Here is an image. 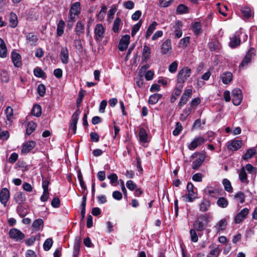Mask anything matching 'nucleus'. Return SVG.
<instances>
[{
	"label": "nucleus",
	"mask_w": 257,
	"mask_h": 257,
	"mask_svg": "<svg viewBox=\"0 0 257 257\" xmlns=\"http://www.w3.org/2000/svg\"><path fill=\"white\" fill-rule=\"evenodd\" d=\"M44 223V221L42 219H37L35 220L32 224V227L35 230H38L40 229V226Z\"/></svg>",
	"instance_id": "obj_43"
},
{
	"label": "nucleus",
	"mask_w": 257,
	"mask_h": 257,
	"mask_svg": "<svg viewBox=\"0 0 257 257\" xmlns=\"http://www.w3.org/2000/svg\"><path fill=\"white\" fill-rule=\"evenodd\" d=\"M192 73L191 69L188 67H184L178 72L177 76V83L183 85Z\"/></svg>",
	"instance_id": "obj_2"
},
{
	"label": "nucleus",
	"mask_w": 257,
	"mask_h": 257,
	"mask_svg": "<svg viewBox=\"0 0 257 257\" xmlns=\"http://www.w3.org/2000/svg\"><path fill=\"white\" fill-rule=\"evenodd\" d=\"M210 207V202L209 200L203 198L199 204V210L201 212H206Z\"/></svg>",
	"instance_id": "obj_28"
},
{
	"label": "nucleus",
	"mask_w": 257,
	"mask_h": 257,
	"mask_svg": "<svg viewBox=\"0 0 257 257\" xmlns=\"http://www.w3.org/2000/svg\"><path fill=\"white\" fill-rule=\"evenodd\" d=\"M217 204L222 208H226L228 204V201L224 197H220L217 201Z\"/></svg>",
	"instance_id": "obj_49"
},
{
	"label": "nucleus",
	"mask_w": 257,
	"mask_h": 257,
	"mask_svg": "<svg viewBox=\"0 0 257 257\" xmlns=\"http://www.w3.org/2000/svg\"><path fill=\"white\" fill-rule=\"evenodd\" d=\"M234 198L240 203H243L244 202L245 196L243 192H238L234 195Z\"/></svg>",
	"instance_id": "obj_52"
},
{
	"label": "nucleus",
	"mask_w": 257,
	"mask_h": 257,
	"mask_svg": "<svg viewBox=\"0 0 257 257\" xmlns=\"http://www.w3.org/2000/svg\"><path fill=\"white\" fill-rule=\"evenodd\" d=\"M174 27L175 29V30L174 31L175 37L176 38H180L182 36V23L179 21L176 22Z\"/></svg>",
	"instance_id": "obj_29"
},
{
	"label": "nucleus",
	"mask_w": 257,
	"mask_h": 257,
	"mask_svg": "<svg viewBox=\"0 0 257 257\" xmlns=\"http://www.w3.org/2000/svg\"><path fill=\"white\" fill-rule=\"evenodd\" d=\"M183 86V85L177 83L175 88L174 90V95L177 96H180L181 94Z\"/></svg>",
	"instance_id": "obj_53"
},
{
	"label": "nucleus",
	"mask_w": 257,
	"mask_h": 257,
	"mask_svg": "<svg viewBox=\"0 0 257 257\" xmlns=\"http://www.w3.org/2000/svg\"><path fill=\"white\" fill-rule=\"evenodd\" d=\"M53 240L51 238H47L43 244V248L45 251H48L51 248L53 244Z\"/></svg>",
	"instance_id": "obj_47"
},
{
	"label": "nucleus",
	"mask_w": 257,
	"mask_h": 257,
	"mask_svg": "<svg viewBox=\"0 0 257 257\" xmlns=\"http://www.w3.org/2000/svg\"><path fill=\"white\" fill-rule=\"evenodd\" d=\"M148 135L146 133V130L142 127L140 130L139 132V138L141 142L145 143L148 142Z\"/></svg>",
	"instance_id": "obj_37"
},
{
	"label": "nucleus",
	"mask_w": 257,
	"mask_h": 257,
	"mask_svg": "<svg viewBox=\"0 0 257 257\" xmlns=\"http://www.w3.org/2000/svg\"><path fill=\"white\" fill-rule=\"evenodd\" d=\"M242 145V142L240 140H233L228 145L227 148L229 150L237 151L240 149Z\"/></svg>",
	"instance_id": "obj_24"
},
{
	"label": "nucleus",
	"mask_w": 257,
	"mask_h": 257,
	"mask_svg": "<svg viewBox=\"0 0 257 257\" xmlns=\"http://www.w3.org/2000/svg\"><path fill=\"white\" fill-rule=\"evenodd\" d=\"M239 178L242 182L247 181V174L244 168H242L239 173Z\"/></svg>",
	"instance_id": "obj_54"
},
{
	"label": "nucleus",
	"mask_w": 257,
	"mask_h": 257,
	"mask_svg": "<svg viewBox=\"0 0 257 257\" xmlns=\"http://www.w3.org/2000/svg\"><path fill=\"white\" fill-rule=\"evenodd\" d=\"M84 25L82 23L81 21H78L77 23L75 28L76 35L77 36L80 37L81 34L84 33Z\"/></svg>",
	"instance_id": "obj_31"
},
{
	"label": "nucleus",
	"mask_w": 257,
	"mask_h": 257,
	"mask_svg": "<svg viewBox=\"0 0 257 257\" xmlns=\"http://www.w3.org/2000/svg\"><path fill=\"white\" fill-rule=\"evenodd\" d=\"M204 142V139L202 137H196L188 145V148L190 150H194L198 146L201 145Z\"/></svg>",
	"instance_id": "obj_14"
},
{
	"label": "nucleus",
	"mask_w": 257,
	"mask_h": 257,
	"mask_svg": "<svg viewBox=\"0 0 257 257\" xmlns=\"http://www.w3.org/2000/svg\"><path fill=\"white\" fill-rule=\"evenodd\" d=\"M126 187L131 191H134L137 188V185L132 180H128L126 183Z\"/></svg>",
	"instance_id": "obj_60"
},
{
	"label": "nucleus",
	"mask_w": 257,
	"mask_h": 257,
	"mask_svg": "<svg viewBox=\"0 0 257 257\" xmlns=\"http://www.w3.org/2000/svg\"><path fill=\"white\" fill-rule=\"evenodd\" d=\"M81 11L80 3L79 2H75L73 4L70 8L69 11V17H71V19H76Z\"/></svg>",
	"instance_id": "obj_6"
},
{
	"label": "nucleus",
	"mask_w": 257,
	"mask_h": 257,
	"mask_svg": "<svg viewBox=\"0 0 257 257\" xmlns=\"http://www.w3.org/2000/svg\"><path fill=\"white\" fill-rule=\"evenodd\" d=\"M178 68V63L177 61H174L172 62L170 65L169 67V70L171 73H175Z\"/></svg>",
	"instance_id": "obj_64"
},
{
	"label": "nucleus",
	"mask_w": 257,
	"mask_h": 257,
	"mask_svg": "<svg viewBox=\"0 0 257 257\" xmlns=\"http://www.w3.org/2000/svg\"><path fill=\"white\" fill-rule=\"evenodd\" d=\"M122 23L120 19L118 17L116 18L113 22L112 30L114 33H118L119 31L120 28L122 26Z\"/></svg>",
	"instance_id": "obj_34"
},
{
	"label": "nucleus",
	"mask_w": 257,
	"mask_h": 257,
	"mask_svg": "<svg viewBox=\"0 0 257 257\" xmlns=\"http://www.w3.org/2000/svg\"><path fill=\"white\" fill-rule=\"evenodd\" d=\"M242 16L244 19H248L251 16L250 9L248 7H242L240 9Z\"/></svg>",
	"instance_id": "obj_39"
},
{
	"label": "nucleus",
	"mask_w": 257,
	"mask_h": 257,
	"mask_svg": "<svg viewBox=\"0 0 257 257\" xmlns=\"http://www.w3.org/2000/svg\"><path fill=\"white\" fill-rule=\"evenodd\" d=\"M104 28L102 24H98L95 26L94 29L95 39L96 41H100L103 37Z\"/></svg>",
	"instance_id": "obj_12"
},
{
	"label": "nucleus",
	"mask_w": 257,
	"mask_h": 257,
	"mask_svg": "<svg viewBox=\"0 0 257 257\" xmlns=\"http://www.w3.org/2000/svg\"><path fill=\"white\" fill-rule=\"evenodd\" d=\"M38 92L40 96H43L46 92L45 86L43 84H40L37 87Z\"/></svg>",
	"instance_id": "obj_57"
},
{
	"label": "nucleus",
	"mask_w": 257,
	"mask_h": 257,
	"mask_svg": "<svg viewBox=\"0 0 257 257\" xmlns=\"http://www.w3.org/2000/svg\"><path fill=\"white\" fill-rule=\"evenodd\" d=\"M228 217H225L222 219H221L214 226V229L215 230L216 233H218L219 232L225 230V227L227 225V220Z\"/></svg>",
	"instance_id": "obj_17"
},
{
	"label": "nucleus",
	"mask_w": 257,
	"mask_h": 257,
	"mask_svg": "<svg viewBox=\"0 0 257 257\" xmlns=\"http://www.w3.org/2000/svg\"><path fill=\"white\" fill-rule=\"evenodd\" d=\"M193 189V184L191 182L188 183L187 186L188 193L183 196L186 199L187 202H192L197 198V194L194 191Z\"/></svg>",
	"instance_id": "obj_3"
},
{
	"label": "nucleus",
	"mask_w": 257,
	"mask_h": 257,
	"mask_svg": "<svg viewBox=\"0 0 257 257\" xmlns=\"http://www.w3.org/2000/svg\"><path fill=\"white\" fill-rule=\"evenodd\" d=\"M142 59L143 62H147L151 56V49L147 46L145 45L144 46L142 53Z\"/></svg>",
	"instance_id": "obj_26"
},
{
	"label": "nucleus",
	"mask_w": 257,
	"mask_h": 257,
	"mask_svg": "<svg viewBox=\"0 0 257 257\" xmlns=\"http://www.w3.org/2000/svg\"><path fill=\"white\" fill-rule=\"evenodd\" d=\"M242 34L240 31L236 32L232 37H230L229 46L231 48H235L240 45V35Z\"/></svg>",
	"instance_id": "obj_11"
},
{
	"label": "nucleus",
	"mask_w": 257,
	"mask_h": 257,
	"mask_svg": "<svg viewBox=\"0 0 257 257\" xmlns=\"http://www.w3.org/2000/svg\"><path fill=\"white\" fill-rule=\"evenodd\" d=\"M162 96V95L159 93L152 94L150 96L148 102L151 104H155L158 102Z\"/></svg>",
	"instance_id": "obj_36"
},
{
	"label": "nucleus",
	"mask_w": 257,
	"mask_h": 257,
	"mask_svg": "<svg viewBox=\"0 0 257 257\" xmlns=\"http://www.w3.org/2000/svg\"><path fill=\"white\" fill-rule=\"evenodd\" d=\"M221 250L218 247L211 249L207 257H218Z\"/></svg>",
	"instance_id": "obj_48"
},
{
	"label": "nucleus",
	"mask_w": 257,
	"mask_h": 257,
	"mask_svg": "<svg viewBox=\"0 0 257 257\" xmlns=\"http://www.w3.org/2000/svg\"><path fill=\"white\" fill-rule=\"evenodd\" d=\"M205 159V156L202 154L192 163V168L194 170L198 169L203 164Z\"/></svg>",
	"instance_id": "obj_27"
},
{
	"label": "nucleus",
	"mask_w": 257,
	"mask_h": 257,
	"mask_svg": "<svg viewBox=\"0 0 257 257\" xmlns=\"http://www.w3.org/2000/svg\"><path fill=\"white\" fill-rule=\"evenodd\" d=\"M182 130V127L181 123L179 122L176 123V128L173 131V135L175 136H178Z\"/></svg>",
	"instance_id": "obj_62"
},
{
	"label": "nucleus",
	"mask_w": 257,
	"mask_h": 257,
	"mask_svg": "<svg viewBox=\"0 0 257 257\" xmlns=\"http://www.w3.org/2000/svg\"><path fill=\"white\" fill-rule=\"evenodd\" d=\"M26 37L28 43H30L31 45H36L38 38L36 35L33 33H29L26 35Z\"/></svg>",
	"instance_id": "obj_25"
},
{
	"label": "nucleus",
	"mask_w": 257,
	"mask_h": 257,
	"mask_svg": "<svg viewBox=\"0 0 257 257\" xmlns=\"http://www.w3.org/2000/svg\"><path fill=\"white\" fill-rule=\"evenodd\" d=\"M157 25V23L156 22H153V23L149 26L147 31L145 37L146 39H148L151 35L153 34L154 30L156 29V27Z\"/></svg>",
	"instance_id": "obj_38"
},
{
	"label": "nucleus",
	"mask_w": 257,
	"mask_h": 257,
	"mask_svg": "<svg viewBox=\"0 0 257 257\" xmlns=\"http://www.w3.org/2000/svg\"><path fill=\"white\" fill-rule=\"evenodd\" d=\"M37 124L33 121L29 122L27 124L26 134L30 135L36 129Z\"/></svg>",
	"instance_id": "obj_40"
},
{
	"label": "nucleus",
	"mask_w": 257,
	"mask_h": 257,
	"mask_svg": "<svg viewBox=\"0 0 257 257\" xmlns=\"http://www.w3.org/2000/svg\"><path fill=\"white\" fill-rule=\"evenodd\" d=\"M36 146V143L34 141H30L26 143L23 146L21 152L22 154H27L30 152Z\"/></svg>",
	"instance_id": "obj_21"
},
{
	"label": "nucleus",
	"mask_w": 257,
	"mask_h": 257,
	"mask_svg": "<svg viewBox=\"0 0 257 257\" xmlns=\"http://www.w3.org/2000/svg\"><path fill=\"white\" fill-rule=\"evenodd\" d=\"M60 58L62 63L66 64L69 62V52L67 47H62L60 53Z\"/></svg>",
	"instance_id": "obj_18"
},
{
	"label": "nucleus",
	"mask_w": 257,
	"mask_h": 257,
	"mask_svg": "<svg viewBox=\"0 0 257 257\" xmlns=\"http://www.w3.org/2000/svg\"><path fill=\"white\" fill-rule=\"evenodd\" d=\"M245 168L249 173L254 174L257 173V168L253 167L250 164H246Z\"/></svg>",
	"instance_id": "obj_56"
},
{
	"label": "nucleus",
	"mask_w": 257,
	"mask_h": 257,
	"mask_svg": "<svg viewBox=\"0 0 257 257\" xmlns=\"http://www.w3.org/2000/svg\"><path fill=\"white\" fill-rule=\"evenodd\" d=\"M5 112L7 117L5 125L10 126L12 125L14 119L13 109L11 106H8L5 110Z\"/></svg>",
	"instance_id": "obj_10"
},
{
	"label": "nucleus",
	"mask_w": 257,
	"mask_h": 257,
	"mask_svg": "<svg viewBox=\"0 0 257 257\" xmlns=\"http://www.w3.org/2000/svg\"><path fill=\"white\" fill-rule=\"evenodd\" d=\"M205 192L206 194L212 197H216L217 190L213 189L211 187H207L205 189Z\"/></svg>",
	"instance_id": "obj_55"
},
{
	"label": "nucleus",
	"mask_w": 257,
	"mask_h": 257,
	"mask_svg": "<svg viewBox=\"0 0 257 257\" xmlns=\"http://www.w3.org/2000/svg\"><path fill=\"white\" fill-rule=\"evenodd\" d=\"M222 184L224 187L225 190L228 192H231L232 190V187L230 182L227 179H224L222 181Z\"/></svg>",
	"instance_id": "obj_44"
},
{
	"label": "nucleus",
	"mask_w": 257,
	"mask_h": 257,
	"mask_svg": "<svg viewBox=\"0 0 257 257\" xmlns=\"http://www.w3.org/2000/svg\"><path fill=\"white\" fill-rule=\"evenodd\" d=\"M242 99V92L240 89L235 88L232 91V101L235 105H239Z\"/></svg>",
	"instance_id": "obj_5"
},
{
	"label": "nucleus",
	"mask_w": 257,
	"mask_h": 257,
	"mask_svg": "<svg viewBox=\"0 0 257 257\" xmlns=\"http://www.w3.org/2000/svg\"><path fill=\"white\" fill-rule=\"evenodd\" d=\"M187 11L188 8L184 5H180L177 8V12L179 14L186 13Z\"/></svg>",
	"instance_id": "obj_59"
},
{
	"label": "nucleus",
	"mask_w": 257,
	"mask_h": 257,
	"mask_svg": "<svg viewBox=\"0 0 257 257\" xmlns=\"http://www.w3.org/2000/svg\"><path fill=\"white\" fill-rule=\"evenodd\" d=\"M172 50V46L171 41L169 39L166 40L162 44L161 52L163 54H167Z\"/></svg>",
	"instance_id": "obj_20"
},
{
	"label": "nucleus",
	"mask_w": 257,
	"mask_h": 257,
	"mask_svg": "<svg viewBox=\"0 0 257 257\" xmlns=\"http://www.w3.org/2000/svg\"><path fill=\"white\" fill-rule=\"evenodd\" d=\"M0 77L3 82H8L9 81L10 77L7 70H2L0 72Z\"/></svg>",
	"instance_id": "obj_46"
},
{
	"label": "nucleus",
	"mask_w": 257,
	"mask_h": 257,
	"mask_svg": "<svg viewBox=\"0 0 257 257\" xmlns=\"http://www.w3.org/2000/svg\"><path fill=\"white\" fill-rule=\"evenodd\" d=\"M212 218L210 213H205L200 216L194 223L193 226L194 228L198 231L204 230L212 219Z\"/></svg>",
	"instance_id": "obj_1"
},
{
	"label": "nucleus",
	"mask_w": 257,
	"mask_h": 257,
	"mask_svg": "<svg viewBox=\"0 0 257 257\" xmlns=\"http://www.w3.org/2000/svg\"><path fill=\"white\" fill-rule=\"evenodd\" d=\"M220 78L223 83L224 84H227L232 81V74L230 72H225L220 75Z\"/></svg>",
	"instance_id": "obj_22"
},
{
	"label": "nucleus",
	"mask_w": 257,
	"mask_h": 257,
	"mask_svg": "<svg viewBox=\"0 0 257 257\" xmlns=\"http://www.w3.org/2000/svg\"><path fill=\"white\" fill-rule=\"evenodd\" d=\"M10 197V191L7 188H3L0 191V202L6 207Z\"/></svg>",
	"instance_id": "obj_9"
},
{
	"label": "nucleus",
	"mask_w": 257,
	"mask_h": 257,
	"mask_svg": "<svg viewBox=\"0 0 257 257\" xmlns=\"http://www.w3.org/2000/svg\"><path fill=\"white\" fill-rule=\"evenodd\" d=\"M12 61L15 67L20 68L22 65L21 56L20 54L15 51L12 52L11 54Z\"/></svg>",
	"instance_id": "obj_15"
},
{
	"label": "nucleus",
	"mask_w": 257,
	"mask_h": 257,
	"mask_svg": "<svg viewBox=\"0 0 257 257\" xmlns=\"http://www.w3.org/2000/svg\"><path fill=\"white\" fill-rule=\"evenodd\" d=\"M10 26L12 28H15L18 25V18L17 15L14 13H11L9 15Z\"/></svg>",
	"instance_id": "obj_32"
},
{
	"label": "nucleus",
	"mask_w": 257,
	"mask_h": 257,
	"mask_svg": "<svg viewBox=\"0 0 257 257\" xmlns=\"http://www.w3.org/2000/svg\"><path fill=\"white\" fill-rule=\"evenodd\" d=\"M65 25V24L63 20L59 21L57 26V35L58 36L61 37L63 34Z\"/></svg>",
	"instance_id": "obj_33"
},
{
	"label": "nucleus",
	"mask_w": 257,
	"mask_h": 257,
	"mask_svg": "<svg viewBox=\"0 0 257 257\" xmlns=\"http://www.w3.org/2000/svg\"><path fill=\"white\" fill-rule=\"evenodd\" d=\"M142 24V21L140 20L139 22L135 25L132 28V31L131 33V35L132 37H134L136 33L138 32V31L140 30L141 26Z\"/></svg>",
	"instance_id": "obj_51"
},
{
	"label": "nucleus",
	"mask_w": 257,
	"mask_h": 257,
	"mask_svg": "<svg viewBox=\"0 0 257 257\" xmlns=\"http://www.w3.org/2000/svg\"><path fill=\"white\" fill-rule=\"evenodd\" d=\"M74 43L76 48L79 52H82L83 50V46L81 43V40L79 38L76 39L75 40H74Z\"/></svg>",
	"instance_id": "obj_61"
},
{
	"label": "nucleus",
	"mask_w": 257,
	"mask_h": 257,
	"mask_svg": "<svg viewBox=\"0 0 257 257\" xmlns=\"http://www.w3.org/2000/svg\"><path fill=\"white\" fill-rule=\"evenodd\" d=\"M256 154V150L254 148H250L248 149L245 154L242 157V159L244 160H248L252 158Z\"/></svg>",
	"instance_id": "obj_35"
},
{
	"label": "nucleus",
	"mask_w": 257,
	"mask_h": 257,
	"mask_svg": "<svg viewBox=\"0 0 257 257\" xmlns=\"http://www.w3.org/2000/svg\"><path fill=\"white\" fill-rule=\"evenodd\" d=\"M249 210L247 208H244L242 209L236 215L234 222L235 223H240L242 220H243L247 215L248 214Z\"/></svg>",
	"instance_id": "obj_16"
},
{
	"label": "nucleus",
	"mask_w": 257,
	"mask_h": 257,
	"mask_svg": "<svg viewBox=\"0 0 257 257\" xmlns=\"http://www.w3.org/2000/svg\"><path fill=\"white\" fill-rule=\"evenodd\" d=\"M130 36L128 35L123 36L119 41L118 49L123 51L126 49L130 43Z\"/></svg>",
	"instance_id": "obj_13"
},
{
	"label": "nucleus",
	"mask_w": 257,
	"mask_h": 257,
	"mask_svg": "<svg viewBox=\"0 0 257 257\" xmlns=\"http://www.w3.org/2000/svg\"><path fill=\"white\" fill-rule=\"evenodd\" d=\"M7 56V48L4 41L0 38V57L6 58Z\"/></svg>",
	"instance_id": "obj_30"
},
{
	"label": "nucleus",
	"mask_w": 257,
	"mask_h": 257,
	"mask_svg": "<svg viewBox=\"0 0 257 257\" xmlns=\"http://www.w3.org/2000/svg\"><path fill=\"white\" fill-rule=\"evenodd\" d=\"M209 48L211 51H217L219 49V43L217 41H212L209 44Z\"/></svg>",
	"instance_id": "obj_45"
},
{
	"label": "nucleus",
	"mask_w": 257,
	"mask_h": 257,
	"mask_svg": "<svg viewBox=\"0 0 257 257\" xmlns=\"http://www.w3.org/2000/svg\"><path fill=\"white\" fill-rule=\"evenodd\" d=\"M80 113L81 111L80 109H77V110L73 114L71 117V120L69 130L70 132L72 131L73 134H75L76 132L77 123L79 119V115H80Z\"/></svg>",
	"instance_id": "obj_4"
},
{
	"label": "nucleus",
	"mask_w": 257,
	"mask_h": 257,
	"mask_svg": "<svg viewBox=\"0 0 257 257\" xmlns=\"http://www.w3.org/2000/svg\"><path fill=\"white\" fill-rule=\"evenodd\" d=\"M9 235L11 238L16 241H20L25 237V234L17 228L11 229L9 231Z\"/></svg>",
	"instance_id": "obj_8"
},
{
	"label": "nucleus",
	"mask_w": 257,
	"mask_h": 257,
	"mask_svg": "<svg viewBox=\"0 0 257 257\" xmlns=\"http://www.w3.org/2000/svg\"><path fill=\"white\" fill-rule=\"evenodd\" d=\"M41 106L39 104L34 105L32 110V114L36 117H39L41 114Z\"/></svg>",
	"instance_id": "obj_42"
},
{
	"label": "nucleus",
	"mask_w": 257,
	"mask_h": 257,
	"mask_svg": "<svg viewBox=\"0 0 257 257\" xmlns=\"http://www.w3.org/2000/svg\"><path fill=\"white\" fill-rule=\"evenodd\" d=\"M34 73L37 77H43L45 75L44 71L39 67H37L34 70Z\"/></svg>",
	"instance_id": "obj_58"
},
{
	"label": "nucleus",
	"mask_w": 257,
	"mask_h": 257,
	"mask_svg": "<svg viewBox=\"0 0 257 257\" xmlns=\"http://www.w3.org/2000/svg\"><path fill=\"white\" fill-rule=\"evenodd\" d=\"M192 30L195 35H200L202 33L201 25L200 23H195L192 26Z\"/></svg>",
	"instance_id": "obj_41"
},
{
	"label": "nucleus",
	"mask_w": 257,
	"mask_h": 257,
	"mask_svg": "<svg viewBox=\"0 0 257 257\" xmlns=\"http://www.w3.org/2000/svg\"><path fill=\"white\" fill-rule=\"evenodd\" d=\"M17 211L21 217H25L29 213V207L27 205H23V204H20L17 207Z\"/></svg>",
	"instance_id": "obj_23"
},
{
	"label": "nucleus",
	"mask_w": 257,
	"mask_h": 257,
	"mask_svg": "<svg viewBox=\"0 0 257 257\" xmlns=\"http://www.w3.org/2000/svg\"><path fill=\"white\" fill-rule=\"evenodd\" d=\"M14 199L19 205L23 204L26 200L25 193L22 192H17L14 195Z\"/></svg>",
	"instance_id": "obj_19"
},
{
	"label": "nucleus",
	"mask_w": 257,
	"mask_h": 257,
	"mask_svg": "<svg viewBox=\"0 0 257 257\" xmlns=\"http://www.w3.org/2000/svg\"><path fill=\"white\" fill-rule=\"evenodd\" d=\"M190 233L191 240L194 242H197L198 240V235L195 231V230L194 229H191L190 230Z\"/></svg>",
	"instance_id": "obj_63"
},
{
	"label": "nucleus",
	"mask_w": 257,
	"mask_h": 257,
	"mask_svg": "<svg viewBox=\"0 0 257 257\" xmlns=\"http://www.w3.org/2000/svg\"><path fill=\"white\" fill-rule=\"evenodd\" d=\"M255 50L253 48H251L246 53L245 57L242 60L241 64L239 65V69H242L245 66H247L249 63L252 58L255 56Z\"/></svg>",
	"instance_id": "obj_7"
},
{
	"label": "nucleus",
	"mask_w": 257,
	"mask_h": 257,
	"mask_svg": "<svg viewBox=\"0 0 257 257\" xmlns=\"http://www.w3.org/2000/svg\"><path fill=\"white\" fill-rule=\"evenodd\" d=\"M216 6L219 12L223 16H226L227 15L226 12L228 10L227 6L226 5H223L221 7L219 3H217Z\"/></svg>",
	"instance_id": "obj_50"
}]
</instances>
